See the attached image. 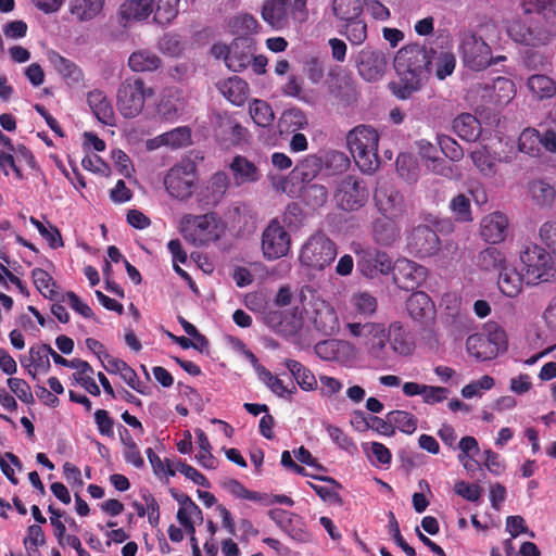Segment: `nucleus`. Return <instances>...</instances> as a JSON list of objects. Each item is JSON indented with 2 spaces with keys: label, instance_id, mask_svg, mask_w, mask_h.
<instances>
[{
  "label": "nucleus",
  "instance_id": "obj_1",
  "mask_svg": "<svg viewBox=\"0 0 556 556\" xmlns=\"http://www.w3.org/2000/svg\"><path fill=\"white\" fill-rule=\"evenodd\" d=\"M432 49L419 43H410L402 47L394 56V70L400 78L399 84H391L390 88L393 94L406 100L418 91L428 79Z\"/></svg>",
  "mask_w": 556,
  "mask_h": 556
},
{
  "label": "nucleus",
  "instance_id": "obj_2",
  "mask_svg": "<svg viewBox=\"0 0 556 556\" xmlns=\"http://www.w3.org/2000/svg\"><path fill=\"white\" fill-rule=\"evenodd\" d=\"M346 140L350 152L362 172L372 173L379 167V136L372 127L357 126L349 132Z\"/></svg>",
  "mask_w": 556,
  "mask_h": 556
},
{
  "label": "nucleus",
  "instance_id": "obj_3",
  "mask_svg": "<svg viewBox=\"0 0 556 556\" xmlns=\"http://www.w3.org/2000/svg\"><path fill=\"white\" fill-rule=\"evenodd\" d=\"M180 231L185 239L197 247H202L217 241L224 232V226L215 213L186 214L180 220Z\"/></svg>",
  "mask_w": 556,
  "mask_h": 556
},
{
  "label": "nucleus",
  "instance_id": "obj_4",
  "mask_svg": "<svg viewBox=\"0 0 556 556\" xmlns=\"http://www.w3.org/2000/svg\"><path fill=\"white\" fill-rule=\"evenodd\" d=\"M154 96V89L148 87L140 77H128L118 86L116 106L125 118H135L143 110L146 100Z\"/></svg>",
  "mask_w": 556,
  "mask_h": 556
},
{
  "label": "nucleus",
  "instance_id": "obj_5",
  "mask_svg": "<svg viewBox=\"0 0 556 556\" xmlns=\"http://www.w3.org/2000/svg\"><path fill=\"white\" fill-rule=\"evenodd\" d=\"M520 262L528 285L549 281L556 275L549 252L538 244L525 247L520 252Z\"/></svg>",
  "mask_w": 556,
  "mask_h": 556
},
{
  "label": "nucleus",
  "instance_id": "obj_6",
  "mask_svg": "<svg viewBox=\"0 0 556 556\" xmlns=\"http://www.w3.org/2000/svg\"><path fill=\"white\" fill-rule=\"evenodd\" d=\"M337 256L336 243L323 232L308 238L300 252V262L312 269L323 270Z\"/></svg>",
  "mask_w": 556,
  "mask_h": 556
},
{
  "label": "nucleus",
  "instance_id": "obj_7",
  "mask_svg": "<svg viewBox=\"0 0 556 556\" xmlns=\"http://www.w3.org/2000/svg\"><path fill=\"white\" fill-rule=\"evenodd\" d=\"M333 197L341 210L354 212L368 202L369 189L363 178L356 175H346L338 181Z\"/></svg>",
  "mask_w": 556,
  "mask_h": 556
},
{
  "label": "nucleus",
  "instance_id": "obj_8",
  "mask_svg": "<svg viewBox=\"0 0 556 556\" xmlns=\"http://www.w3.org/2000/svg\"><path fill=\"white\" fill-rule=\"evenodd\" d=\"M197 168L190 161L173 166L164 178L166 191L175 199L187 200L193 193Z\"/></svg>",
  "mask_w": 556,
  "mask_h": 556
},
{
  "label": "nucleus",
  "instance_id": "obj_9",
  "mask_svg": "<svg viewBox=\"0 0 556 556\" xmlns=\"http://www.w3.org/2000/svg\"><path fill=\"white\" fill-rule=\"evenodd\" d=\"M459 51L465 66L472 71H481L491 65V48L476 34L468 33L463 36Z\"/></svg>",
  "mask_w": 556,
  "mask_h": 556
},
{
  "label": "nucleus",
  "instance_id": "obj_10",
  "mask_svg": "<svg viewBox=\"0 0 556 556\" xmlns=\"http://www.w3.org/2000/svg\"><path fill=\"white\" fill-rule=\"evenodd\" d=\"M291 238L285 227L271 219L262 233V251L267 261L286 256L290 250Z\"/></svg>",
  "mask_w": 556,
  "mask_h": 556
},
{
  "label": "nucleus",
  "instance_id": "obj_11",
  "mask_svg": "<svg viewBox=\"0 0 556 556\" xmlns=\"http://www.w3.org/2000/svg\"><path fill=\"white\" fill-rule=\"evenodd\" d=\"M407 249L416 257H429L440 251L441 241L430 226L418 225L407 236Z\"/></svg>",
  "mask_w": 556,
  "mask_h": 556
},
{
  "label": "nucleus",
  "instance_id": "obj_12",
  "mask_svg": "<svg viewBox=\"0 0 556 556\" xmlns=\"http://www.w3.org/2000/svg\"><path fill=\"white\" fill-rule=\"evenodd\" d=\"M427 268L407 258L397 260L393 265V281L403 290L413 291L426 279Z\"/></svg>",
  "mask_w": 556,
  "mask_h": 556
},
{
  "label": "nucleus",
  "instance_id": "obj_13",
  "mask_svg": "<svg viewBox=\"0 0 556 556\" xmlns=\"http://www.w3.org/2000/svg\"><path fill=\"white\" fill-rule=\"evenodd\" d=\"M261 17L275 31L288 29L293 20L290 0H264Z\"/></svg>",
  "mask_w": 556,
  "mask_h": 556
},
{
  "label": "nucleus",
  "instance_id": "obj_14",
  "mask_svg": "<svg viewBox=\"0 0 556 556\" xmlns=\"http://www.w3.org/2000/svg\"><path fill=\"white\" fill-rule=\"evenodd\" d=\"M387 64L386 55L380 50L366 47L357 54V71L365 80L375 81L379 79L383 75Z\"/></svg>",
  "mask_w": 556,
  "mask_h": 556
},
{
  "label": "nucleus",
  "instance_id": "obj_15",
  "mask_svg": "<svg viewBox=\"0 0 556 556\" xmlns=\"http://www.w3.org/2000/svg\"><path fill=\"white\" fill-rule=\"evenodd\" d=\"M406 311L409 317L420 325L434 320L435 306L431 298L422 291L413 292L406 300Z\"/></svg>",
  "mask_w": 556,
  "mask_h": 556
},
{
  "label": "nucleus",
  "instance_id": "obj_16",
  "mask_svg": "<svg viewBox=\"0 0 556 556\" xmlns=\"http://www.w3.org/2000/svg\"><path fill=\"white\" fill-rule=\"evenodd\" d=\"M154 0H126L117 11L118 23L128 27L131 23L147 20L154 11Z\"/></svg>",
  "mask_w": 556,
  "mask_h": 556
},
{
  "label": "nucleus",
  "instance_id": "obj_17",
  "mask_svg": "<svg viewBox=\"0 0 556 556\" xmlns=\"http://www.w3.org/2000/svg\"><path fill=\"white\" fill-rule=\"evenodd\" d=\"M375 202L381 216L402 218L405 212L403 195L392 187L378 189Z\"/></svg>",
  "mask_w": 556,
  "mask_h": 556
},
{
  "label": "nucleus",
  "instance_id": "obj_18",
  "mask_svg": "<svg viewBox=\"0 0 556 556\" xmlns=\"http://www.w3.org/2000/svg\"><path fill=\"white\" fill-rule=\"evenodd\" d=\"M255 47L252 39L248 37H237L230 43L229 55L227 58V67L232 72L245 70L254 54Z\"/></svg>",
  "mask_w": 556,
  "mask_h": 556
},
{
  "label": "nucleus",
  "instance_id": "obj_19",
  "mask_svg": "<svg viewBox=\"0 0 556 556\" xmlns=\"http://www.w3.org/2000/svg\"><path fill=\"white\" fill-rule=\"evenodd\" d=\"M508 232V218L501 212H493L481 219L480 235L489 243H500Z\"/></svg>",
  "mask_w": 556,
  "mask_h": 556
},
{
  "label": "nucleus",
  "instance_id": "obj_20",
  "mask_svg": "<svg viewBox=\"0 0 556 556\" xmlns=\"http://www.w3.org/2000/svg\"><path fill=\"white\" fill-rule=\"evenodd\" d=\"M265 324L277 334L285 338L292 337L299 332L302 323L294 313L282 311H269L264 315Z\"/></svg>",
  "mask_w": 556,
  "mask_h": 556
},
{
  "label": "nucleus",
  "instance_id": "obj_21",
  "mask_svg": "<svg viewBox=\"0 0 556 556\" xmlns=\"http://www.w3.org/2000/svg\"><path fill=\"white\" fill-rule=\"evenodd\" d=\"M401 218L380 216L372 223V238L376 243L390 247L401 237V227L399 220Z\"/></svg>",
  "mask_w": 556,
  "mask_h": 556
},
{
  "label": "nucleus",
  "instance_id": "obj_22",
  "mask_svg": "<svg viewBox=\"0 0 556 556\" xmlns=\"http://www.w3.org/2000/svg\"><path fill=\"white\" fill-rule=\"evenodd\" d=\"M229 185L230 180L225 172L215 173L207 181L205 191L199 194V201L205 207L216 206L223 200Z\"/></svg>",
  "mask_w": 556,
  "mask_h": 556
},
{
  "label": "nucleus",
  "instance_id": "obj_23",
  "mask_svg": "<svg viewBox=\"0 0 556 556\" xmlns=\"http://www.w3.org/2000/svg\"><path fill=\"white\" fill-rule=\"evenodd\" d=\"M229 168L237 186L253 184L261 179L258 167L245 156L236 155L229 164Z\"/></svg>",
  "mask_w": 556,
  "mask_h": 556
},
{
  "label": "nucleus",
  "instance_id": "obj_24",
  "mask_svg": "<svg viewBox=\"0 0 556 556\" xmlns=\"http://www.w3.org/2000/svg\"><path fill=\"white\" fill-rule=\"evenodd\" d=\"M217 89L230 103L237 106L244 104L249 97L248 83L238 76L219 81Z\"/></svg>",
  "mask_w": 556,
  "mask_h": 556
},
{
  "label": "nucleus",
  "instance_id": "obj_25",
  "mask_svg": "<svg viewBox=\"0 0 556 556\" xmlns=\"http://www.w3.org/2000/svg\"><path fill=\"white\" fill-rule=\"evenodd\" d=\"M87 102L96 118L104 125H112L114 110L106 94L99 89L88 92Z\"/></svg>",
  "mask_w": 556,
  "mask_h": 556
},
{
  "label": "nucleus",
  "instance_id": "obj_26",
  "mask_svg": "<svg viewBox=\"0 0 556 556\" xmlns=\"http://www.w3.org/2000/svg\"><path fill=\"white\" fill-rule=\"evenodd\" d=\"M466 346L468 353L480 362L493 359L500 354L498 348L492 345L490 339L482 333L469 336L466 341Z\"/></svg>",
  "mask_w": 556,
  "mask_h": 556
},
{
  "label": "nucleus",
  "instance_id": "obj_27",
  "mask_svg": "<svg viewBox=\"0 0 556 556\" xmlns=\"http://www.w3.org/2000/svg\"><path fill=\"white\" fill-rule=\"evenodd\" d=\"M525 279V274L521 275L516 268L506 265L498 273L497 285L503 294L509 298H515L522 291V283Z\"/></svg>",
  "mask_w": 556,
  "mask_h": 556
},
{
  "label": "nucleus",
  "instance_id": "obj_28",
  "mask_svg": "<svg viewBox=\"0 0 556 556\" xmlns=\"http://www.w3.org/2000/svg\"><path fill=\"white\" fill-rule=\"evenodd\" d=\"M104 3V0H71L70 12L77 21L88 22L102 12Z\"/></svg>",
  "mask_w": 556,
  "mask_h": 556
},
{
  "label": "nucleus",
  "instance_id": "obj_29",
  "mask_svg": "<svg viewBox=\"0 0 556 556\" xmlns=\"http://www.w3.org/2000/svg\"><path fill=\"white\" fill-rule=\"evenodd\" d=\"M453 129L456 135L466 141H476L481 134V125L476 116L464 113L454 119Z\"/></svg>",
  "mask_w": 556,
  "mask_h": 556
},
{
  "label": "nucleus",
  "instance_id": "obj_30",
  "mask_svg": "<svg viewBox=\"0 0 556 556\" xmlns=\"http://www.w3.org/2000/svg\"><path fill=\"white\" fill-rule=\"evenodd\" d=\"M285 365L302 390L314 391L317 389V379L311 369L295 359H287Z\"/></svg>",
  "mask_w": 556,
  "mask_h": 556
},
{
  "label": "nucleus",
  "instance_id": "obj_31",
  "mask_svg": "<svg viewBox=\"0 0 556 556\" xmlns=\"http://www.w3.org/2000/svg\"><path fill=\"white\" fill-rule=\"evenodd\" d=\"M476 265L483 271L500 273L506 266V258L497 248L489 247L477 255Z\"/></svg>",
  "mask_w": 556,
  "mask_h": 556
},
{
  "label": "nucleus",
  "instance_id": "obj_32",
  "mask_svg": "<svg viewBox=\"0 0 556 556\" xmlns=\"http://www.w3.org/2000/svg\"><path fill=\"white\" fill-rule=\"evenodd\" d=\"M162 64L161 59L149 50L132 52L128 59V66L132 72H153Z\"/></svg>",
  "mask_w": 556,
  "mask_h": 556
},
{
  "label": "nucleus",
  "instance_id": "obj_33",
  "mask_svg": "<svg viewBox=\"0 0 556 556\" xmlns=\"http://www.w3.org/2000/svg\"><path fill=\"white\" fill-rule=\"evenodd\" d=\"M389 338L392 350L403 356L410 355L415 349L414 342L405 333L400 323H393L389 328Z\"/></svg>",
  "mask_w": 556,
  "mask_h": 556
},
{
  "label": "nucleus",
  "instance_id": "obj_34",
  "mask_svg": "<svg viewBox=\"0 0 556 556\" xmlns=\"http://www.w3.org/2000/svg\"><path fill=\"white\" fill-rule=\"evenodd\" d=\"M121 442L124 446L123 455L127 464H131L136 468H142L144 466V459L140 453V450L129 433L128 429L121 426L119 429Z\"/></svg>",
  "mask_w": 556,
  "mask_h": 556
},
{
  "label": "nucleus",
  "instance_id": "obj_35",
  "mask_svg": "<svg viewBox=\"0 0 556 556\" xmlns=\"http://www.w3.org/2000/svg\"><path fill=\"white\" fill-rule=\"evenodd\" d=\"M527 86L540 100L549 99L556 94V83L546 75L535 74L530 76Z\"/></svg>",
  "mask_w": 556,
  "mask_h": 556
},
{
  "label": "nucleus",
  "instance_id": "obj_36",
  "mask_svg": "<svg viewBox=\"0 0 556 556\" xmlns=\"http://www.w3.org/2000/svg\"><path fill=\"white\" fill-rule=\"evenodd\" d=\"M249 113L254 124L258 127H269L275 119L270 104L264 100L254 99L249 105Z\"/></svg>",
  "mask_w": 556,
  "mask_h": 556
},
{
  "label": "nucleus",
  "instance_id": "obj_37",
  "mask_svg": "<svg viewBox=\"0 0 556 556\" xmlns=\"http://www.w3.org/2000/svg\"><path fill=\"white\" fill-rule=\"evenodd\" d=\"M307 125V118L300 109H290L282 113L278 121V128L281 134L295 132Z\"/></svg>",
  "mask_w": 556,
  "mask_h": 556
},
{
  "label": "nucleus",
  "instance_id": "obj_38",
  "mask_svg": "<svg viewBox=\"0 0 556 556\" xmlns=\"http://www.w3.org/2000/svg\"><path fill=\"white\" fill-rule=\"evenodd\" d=\"M321 168V159L315 154H311L300 161L292 173L300 177L303 182H309L319 174Z\"/></svg>",
  "mask_w": 556,
  "mask_h": 556
},
{
  "label": "nucleus",
  "instance_id": "obj_39",
  "mask_svg": "<svg viewBox=\"0 0 556 556\" xmlns=\"http://www.w3.org/2000/svg\"><path fill=\"white\" fill-rule=\"evenodd\" d=\"M332 11L337 18L341 21H353L361 17L363 13V3L361 0H333Z\"/></svg>",
  "mask_w": 556,
  "mask_h": 556
},
{
  "label": "nucleus",
  "instance_id": "obj_40",
  "mask_svg": "<svg viewBox=\"0 0 556 556\" xmlns=\"http://www.w3.org/2000/svg\"><path fill=\"white\" fill-rule=\"evenodd\" d=\"M31 277L37 290L49 300H55L58 296L56 283L52 276L42 268H34Z\"/></svg>",
  "mask_w": 556,
  "mask_h": 556
},
{
  "label": "nucleus",
  "instance_id": "obj_41",
  "mask_svg": "<svg viewBox=\"0 0 556 556\" xmlns=\"http://www.w3.org/2000/svg\"><path fill=\"white\" fill-rule=\"evenodd\" d=\"M302 201L312 208L321 207L328 200V190L319 184H307L301 191Z\"/></svg>",
  "mask_w": 556,
  "mask_h": 556
},
{
  "label": "nucleus",
  "instance_id": "obj_42",
  "mask_svg": "<svg viewBox=\"0 0 556 556\" xmlns=\"http://www.w3.org/2000/svg\"><path fill=\"white\" fill-rule=\"evenodd\" d=\"M159 139L163 144L172 149H179L191 143V130L187 126L176 127L159 136Z\"/></svg>",
  "mask_w": 556,
  "mask_h": 556
},
{
  "label": "nucleus",
  "instance_id": "obj_43",
  "mask_svg": "<svg viewBox=\"0 0 556 556\" xmlns=\"http://www.w3.org/2000/svg\"><path fill=\"white\" fill-rule=\"evenodd\" d=\"M222 485L237 498L251 502H263L264 500H267L266 493L250 491L237 479H227Z\"/></svg>",
  "mask_w": 556,
  "mask_h": 556
},
{
  "label": "nucleus",
  "instance_id": "obj_44",
  "mask_svg": "<svg viewBox=\"0 0 556 556\" xmlns=\"http://www.w3.org/2000/svg\"><path fill=\"white\" fill-rule=\"evenodd\" d=\"M49 60L63 77L71 78L74 81H78L81 78L80 68L74 62L62 56L60 53L51 52Z\"/></svg>",
  "mask_w": 556,
  "mask_h": 556
},
{
  "label": "nucleus",
  "instance_id": "obj_45",
  "mask_svg": "<svg viewBox=\"0 0 556 556\" xmlns=\"http://www.w3.org/2000/svg\"><path fill=\"white\" fill-rule=\"evenodd\" d=\"M387 418L391 420L394 429L401 432L412 434L416 431L418 419L410 413L405 410H392L387 414Z\"/></svg>",
  "mask_w": 556,
  "mask_h": 556
},
{
  "label": "nucleus",
  "instance_id": "obj_46",
  "mask_svg": "<svg viewBox=\"0 0 556 556\" xmlns=\"http://www.w3.org/2000/svg\"><path fill=\"white\" fill-rule=\"evenodd\" d=\"M516 94L515 84L506 77H497L493 81V100L496 104H507Z\"/></svg>",
  "mask_w": 556,
  "mask_h": 556
},
{
  "label": "nucleus",
  "instance_id": "obj_47",
  "mask_svg": "<svg viewBox=\"0 0 556 556\" xmlns=\"http://www.w3.org/2000/svg\"><path fill=\"white\" fill-rule=\"evenodd\" d=\"M351 304L356 315L369 317L377 311V299L368 292L353 294Z\"/></svg>",
  "mask_w": 556,
  "mask_h": 556
},
{
  "label": "nucleus",
  "instance_id": "obj_48",
  "mask_svg": "<svg viewBox=\"0 0 556 556\" xmlns=\"http://www.w3.org/2000/svg\"><path fill=\"white\" fill-rule=\"evenodd\" d=\"M50 351L51 346L49 344H36L30 346L29 356H30V365L39 372H48L51 368L50 364Z\"/></svg>",
  "mask_w": 556,
  "mask_h": 556
},
{
  "label": "nucleus",
  "instance_id": "obj_49",
  "mask_svg": "<svg viewBox=\"0 0 556 556\" xmlns=\"http://www.w3.org/2000/svg\"><path fill=\"white\" fill-rule=\"evenodd\" d=\"M179 0H157L154 21L162 25H168L178 14Z\"/></svg>",
  "mask_w": 556,
  "mask_h": 556
},
{
  "label": "nucleus",
  "instance_id": "obj_50",
  "mask_svg": "<svg viewBox=\"0 0 556 556\" xmlns=\"http://www.w3.org/2000/svg\"><path fill=\"white\" fill-rule=\"evenodd\" d=\"M470 157L475 166L484 176H493L496 173V164L485 147L471 151Z\"/></svg>",
  "mask_w": 556,
  "mask_h": 556
},
{
  "label": "nucleus",
  "instance_id": "obj_51",
  "mask_svg": "<svg viewBox=\"0 0 556 556\" xmlns=\"http://www.w3.org/2000/svg\"><path fill=\"white\" fill-rule=\"evenodd\" d=\"M540 142V132L534 128H527L519 136L518 148L521 152L534 156L541 151Z\"/></svg>",
  "mask_w": 556,
  "mask_h": 556
},
{
  "label": "nucleus",
  "instance_id": "obj_52",
  "mask_svg": "<svg viewBox=\"0 0 556 556\" xmlns=\"http://www.w3.org/2000/svg\"><path fill=\"white\" fill-rule=\"evenodd\" d=\"M345 30L340 31L352 45H362L367 39V24L359 17L353 21H344Z\"/></svg>",
  "mask_w": 556,
  "mask_h": 556
},
{
  "label": "nucleus",
  "instance_id": "obj_53",
  "mask_svg": "<svg viewBox=\"0 0 556 556\" xmlns=\"http://www.w3.org/2000/svg\"><path fill=\"white\" fill-rule=\"evenodd\" d=\"M508 34L516 42L525 46L536 47L541 43L530 27L519 22L509 26Z\"/></svg>",
  "mask_w": 556,
  "mask_h": 556
},
{
  "label": "nucleus",
  "instance_id": "obj_54",
  "mask_svg": "<svg viewBox=\"0 0 556 556\" xmlns=\"http://www.w3.org/2000/svg\"><path fill=\"white\" fill-rule=\"evenodd\" d=\"M156 114L162 121L176 122L179 117L177 100L170 94H163L156 104Z\"/></svg>",
  "mask_w": 556,
  "mask_h": 556
},
{
  "label": "nucleus",
  "instance_id": "obj_55",
  "mask_svg": "<svg viewBox=\"0 0 556 556\" xmlns=\"http://www.w3.org/2000/svg\"><path fill=\"white\" fill-rule=\"evenodd\" d=\"M450 208L457 222H471L470 199L463 193L454 197L450 202Z\"/></svg>",
  "mask_w": 556,
  "mask_h": 556
},
{
  "label": "nucleus",
  "instance_id": "obj_56",
  "mask_svg": "<svg viewBox=\"0 0 556 556\" xmlns=\"http://www.w3.org/2000/svg\"><path fill=\"white\" fill-rule=\"evenodd\" d=\"M30 223L36 227L41 237L46 239L50 248L58 249L60 247H63L64 243L62 240L61 232L55 226L49 225L47 227L43 223H41L35 217H30Z\"/></svg>",
  "mask_w": 556,
  "mask_h": 556
},
{
  "label": "nucleus",
  "instance_id": "obj_57",
  "mask_svg": "<svg viewBox=\"0 0 556 556\" xmlns=\"http://www.w3.org/2000/svg\"><path fill=\"white\" fill-rule=\"evenodd\" d=\"M396 172L408 182L416 181L418 177L417 166L409 154H400L395 161Z\"/></svg>",
  "mask_w": 556,
  "mask_h": 556
},
{
  "label": "nucleus",
  "instance_id": "obj_58",
  "mask_svg": "<svg viewBox=\"0 0 556 556\" xmlns=\"http://www.w3.org/2000/svg\"><path fill=\"white\" fill-rule=\"evenodd\" d=\"M455 66V55L451 52H441L434 62L435 76L443 80L454 72Z\"/></svg>",
  "mask_w": 556,
  "mask_h": 556
},
{
  "label": "nucleus",
  "instance_id": "obj_59",
  "mask_svg": "<svg viewBox=\"0 0 556 556\" xmlns=\"http://www.w3.org/2000/svg\"><path fill=\"white\" fill-rule=\"evenodd\" d=\"M484 337L490 339V342L495 348H498V353L504 352L507 349V337L504 331L497 324L490 323L485 326L484 332L482 333Z\"/></svg>",
  "mask_w": 556,
  "mask_h": 556
},
{
  "label": "nucleus",
  "instance_id": "obj_60",
  "mask_svg": "<svg viewBox=\"0 0 556 556\" xmlns=\"http://www.w3.org/2000/svg\"><path fill=\"white\" fill-rule=\"evenodd\" d=\"M425 166L426 168L440 176L452 177L453 168L452 166L442 157L429 155L424 152Z\"/></svg>",
  "mask_w": 556,
  "mask_h": 556
},
{
  "label": "nucleus",
  "instance_id": "obj_61",
  "mask_svg": "<svg viewBox=\"0 0 556 556\" xmlns=\"http://www.w3.org/2000/svg\"><path fill=\"white\" fill-rule=\"evenodd\" d=\"M326 430L332 442L336 443L340 448L350 453L356 451L355 443L348 434L343 432L342 429L337 426L327 425Z\"/></svg>",
  "mask_w": 556,
  "mask_h": 556
},
{
  "label": "nucleus",
  "instance_id": "obj_62",
  "mask_svg": "<svg viewBox=\"0 0 556 556\" xmlns=\"http://www.w3.org/2000/svg\"><path fill=\"white\" fill-rule=\"evenodd\" d=\"M367 262L375 273L388 274L393 269L392 260L383 251L375 250L372 253H368Z\"/></svg>",
  "mask_w": 556,
  "mask_h": 556
},
{
  "label": "nucleus",
  "instance_id": "obj_63",
  "mask_svg": "<svg viewBox=\"0 0 556 556\" xmlns=\"http://www.w3.org/2000/svg\"><path fill=\"white\" fill-rule=\"evenodd\" d=\"M454 492L467 500L468 502H478L482 494V489L477 483H468L466 481H457L454 484Z\"/></svg>",
  "mask_w": 556,
  "mask_h": 556
},
{
  "label": "nucleus",
  "instance_id": "obj_64",
  "mask_svg": "<svg viewBox=\"0 0 556 556\" xmlns=\"http://www.w3.org/2000/svg\"><path fill=\"white\" fill-rule=\"evenodd\" d=\"M542 243L556 257V220L545 222L539 229Z\"/></svg>",
  "mask_w": 556,
  "mask_h": 556
}]
</instances>
